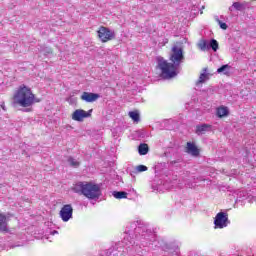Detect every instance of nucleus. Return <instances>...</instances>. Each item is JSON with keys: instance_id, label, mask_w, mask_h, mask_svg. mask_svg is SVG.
Wrapping results in <instances>:
<instances>
[{"instance_id": "obj_3", "label": "nucleus", "mask_w": 256, "mask_h": 256, "mask_svg": "<svg viewBox=\"0 0 256 256\" xmlns=\"http://www.w3.org/2000/svg\"><path fill=\"white\" fill-rule=\"evenodd\" d=\"M157 63V69H159L162 79H173V77H177L176 64L165 60V58L161 56L157 58Z\"/></svg>"}, {"instance_id": "obj_1", "label": "nucleus", "mask_w": 256, "mask_h": 256, "mask_svg": "<svg viewBox=\"0 0 256 256\" xmlns=\"http://www.w3.org/2000/svg\"><path fill=\"white\" fill-rule=\"evenodd\" d=\"M14 105H19L20 107H31L34 103H40V99L35 98V94L31 91V88L22 84L18 87L13 97Z\"/></svg>"}, {"instance_id": "obj_4", "label": "nucleus", "mask_w": 256, "mask_h": 256, "mask_svg": "<svg viewBox=\"0 0 256 256\" xmlns=\"http://www.w3.org/2000/svg\"><path fill=\"white\" fill-rule=\"evenodd\" d=\"M169 59L171 63L179 67L183 61H185V54L183 53V47L179 45H174L171 48Z\"/></svg>"}, {"instance_id": "obj_20", "label": "nucleus", "mask_w": 256, "mask_h": 256, "mask_svg": "<svg viewBox=\"0 0 256 256\" xmlns=\"http://www.w3.org/2000/svg\"><path fill=\"white\" fill-rule=\"evenodd\" d=\"M209 47H211V49H213L214 51H217V49H219V42H217V40H215V39H212L210 41Z\"/></svg>"}, {"instance_id": "obj_26", "label": "nucleus", "mask_w": 256, "mask_h": 256, "mask_svg": "<svg viewBox=\"0 0 256 256\" xmlns=\"http://www.w3.org/2000/svg\"><path fill=\"white\" fill-rule=\"evenodd\" d=\"M227 73H229V72H224V75H227Z\"/></svg>"}, {"instance_id": "obj_23", "label": "nucleus", "mask_w": 256, "mask_h": 256, "mask_svg": "<svg viewBox=\"0 0 256 256\" xmlns=\"http://www.w3.org/2000/svg\"><path fill=\"white\" fill-rule=\"evenodd\" d=\"M136 169H137L138 173H143V172L147 171L148 168L145 165H138Z\"/></svg>"}, {"instance_id": "obj_12", "label": "nucleus", "mask_w": 256, "mask_h": 256, "mask_svg": "<svg viewBox=\"0 0 256 256\" xmlns=\"http://www.w3.org/2000/svg\"><path fill=\"white\" fill-rule=\"evenodd\" d=\"M211 129V124H202L196 126V135H203V133H207Z\"/></svg>"}, {"instance_id": "obj_16", "label": "nucleus", "mask_w": 256, "mask_h": 256, "mask_svg": "<svg viewBox=\"0 0 256 256\" xmlns=\"http://www.w3.org/2000/svg\"><path fill=\"white\" fill-rule=\"evenodd\" d=\"M209 79V74L202 73L200 74L198 81L196 82V85H201V83H205Z\"/></svg>"}, {"instance_id": "obj_2", "label": "nucleus", "mask_w": 256, "mask_h": 256, "mask_svg": "<svg viewBox=\"0 0 256 256\" xmlns=\"http://www.w3.org/2000/svg\"><path fill=\"white\" fill-rule=\"evenodd\" d=\"M74 193H80L87 199H99L101 197V186L93 182H78L73 186Z\"/></svg>"}, {"instance_id": "obj_25", "label": "nucleus", "mask_w": 256, "mask_h": 256, "mask_svg": "<svg viewBox=\"0 0 256 256\" xmlns=\"http://www.w3.org/2000/svg\"><path fill=\"white\" fill-rule=\"evenodd\" d=\"M0 107H1V109H3V111H7V108L5 107V102H2Z\"/></svg>"}, {"instance_id": "obj_8", "label": "nucleus", "mask_w": 256, "mask_h": 256, "mask_svg": "<svg viewBox=\"0 0 256 256\" xmlns=\"http://www.w3.org/2000/svg\"><path fill=\"white\" fill-rule=\"evenodd\" d=\"M60 217L62 221L67 223V221L73 217V206H71V204L64 205L60 210Z\"/></svg>"}, {"instance_id": "obj_7", "label": "nucleus", "mask_w": 256, "mask_h": 256, "mask_svg": "<svg viewBox=\"0 0 256 256\" xmlns=\"http://www.w3.org/2000/svg\"><path fill=\"white\" fill-rule=\"evenodd\" d=\"M91 113H93V109L85 111L83 109H77L72 113L73 121H78L79 123H83L85 119L91 117Z\"/></svg>"}, {"instance_id": "obj_14", "label": "nucleus", "mask_w": 256, "mask_h": 256, "mask_svg": "<svg viewBox=\"0 0 256 256\" xmlns=\"http://www.w3.org/2000/svg\"><path fill=\"white\" fill-rule=\"evenodd\" d=\"M139 155H147L149 153V145L142 143L138 146Z\"/></svg>"}, {"instance_id": "obj_9", "label": "nucleus", "mask_w": 256, "mask_h": 256, "mask_svg": "<svg viewBox=\"0 0 256 256\" xmlns=\"http://www.w3.org/2000/svg\"><path fill=\"white\" fill-rule=\"evenodd\" d=\"M185 153L192 155V157H199L201 150L197 147L195 142H187L185 146Z\"/></svg>"}, {"instance_id": "obj_21", "label": "nucleus", "mask_w": 256, "mask_h": 256, "mask_svg": "<svg viewBox=\"0 0 256 256\" xmlns=\"http://www.w3.org/2000/svg\"><path fill=\"white\" fill-rule=\"evenodd\" d=\"M232 7H233L236 11H243V8H244L243 4L240 3V2H234V3L232 4Z\"/></svg>"}, {"instance_id": "obj_24", "label": "nucleus", "mask_w": 256, "mask_h": 256, "mask_svg": "<svg viewBox=\"0 0 256 256\" xmlns=\"http://www.w3.org/2000/svg\"><path fill=\"white\" fill-rule=\"evenodd\" d=\"M218 21V25L220 26V29H223L224 31H226L227 29V23L225 22H221V20H217Z\"/></svg>"}, {"instance_id": "obj_10", "label": "nucleus", "mask_w": 256, "mask_h": 256, "mask_svg": "<svg viewBox=\"0 0 256 256\" xmlns=\"http://www.w3.org/2000/svg\"><path fill=\"white\" fill-rule=\"evenodd\" d=\"M99 94L91 93V92H83L81 95L82 101H86V103H93L99 99Z\"/></svg>"}, {"instance_id": "obj_27", "label": "nucleus", "mask_w": 256, "mask_h": 256, "mask_svg": "<svg viewBox=\"0 0 256 256\" xmlns=\"http://www.w3.org/2000/svg\"><path fill=\"white\" fill-rule=\"evenodd\" d=\"M230 9V11H233V9L232 8H229Z\"/></svg>"}, {"instance_id": "obj_13", "label": "nucleus", "mask_w": 256, "mask_h": 256, "mask_svg": "<svg viewBox=\"0 0 256 256\" xmlns=\"http://www.w3.org/2000/svg\"><path fill=\"white\" fill-rule=\"evenodd\" d=\"M216 115L220 119H223V117H227V115H229V109H227L225 106H220L216 110Z\"/></svg>"}, {"instance_id": "obj_22", "label": "nucleus", "mask_w": 256, "mask_h": 256, "mask_svg": "<svg viewBox=\"0 0 256 256\" xmlns=\"http://www.w3.org/2000/svg\"><path fill=\"white\" fill-rule=\"evenodd\" d=\"M230 68H231V66H229V64L223 65V66H221L220 68L217 69V73H224V71L226 69H230Z\"/></svg>"}, {"instance_id": "obj_17", "label": "nucleus", "mask_w": 256, "mask_h": 256, "mask_svg": "<svg viewBox=\"0 0 256 256\" xmlns=\"http://www.w3.org/2000/svg\"><path fill=\"white\" fill-rule=\"evenodd\" d=\"M113 197H115V199H127V192H123V191L117 192V191H114L113 192Z\"/></svg>"}, {"instance_id": "obj_11", "label": "nucleus", "mask_w": 256, "mask_h": 256, "mask_svg": "<svg viewBox=\"0 0 256 256\" xmlns=\"http://www.w3.org/2000/svg\"><path fill=\"white\" fill-rule=\"evenodd\" d=\"M0 232H9V228H7V216L3 213H0Z\"/></svg>"}, {"instance_id": "obj_19", "label": "nucleus", "mask_w": 256, "mask_h": 256, "mask_svg": "<svg viewBox=\"0 0 256 256\" xmlns=\"http://www.w3.org/2000/svg\"><path fill=\"white\" fill-rule=\"evenodd\" d=\"M68 163L71 165V167H79V165H81V163H79V161L75 160L73 157L68 158Z\"/></svg>"}, {"instance_id": "obj_18", "label": "nucleus", "mask_w": 256, "mask_h": 256, "mask_svg": "<svg viewBox=\"0 0 256 256\" xmlns=\"http://www.w3.org/2000/svg\"><path fill=\"white\" fill-rule=\"evenodd\" d=\"M129 117L132 118V120L135 122V123H139V112L137 111H130L128 113Z\"/></svg>"}, {"instance_id": "obj_15", "label": "nucleus", "mask_w": 256, "mask_h": 256, "mask_svg": "<svg viewBox=\"0 0 256 256\" xmlns=\"http://www.w3.org/2000/svg\"><path fill=\"white\" fill-rule=\"evenodd\" d=\"M198 49L201 51H209V43H207V40H200L198 43Z\"/></svg>"}, {"instance_id": "obj_5", "label": "nucleus", "mask_w": 256, "mask_h": 256, "mask_svg": "<svg viewBox=\"0 0 256 256\" xmlns=\"http://www.w3.org/2000/svg\"><path fill=\"white\" fill-rule=\"evenodd\" d=\"M97 35L101 43H109V41H113V39L116 37L115 31H112L105 26H100L98 28Z\"/></svg>"}, {"instance_id": "obj_6", "label": "nucleus", "mask_w": 256, "mask_h": 256, "mask_svg": "<svg viewBox=\"0 0 256 256\" xmlns=\"http://www.w3.org/2000/svg\"><path fill=\"white\" fill-rule=\"evenodd\" d=\"M227 223H229V215L225 212H219L214 220L216 229H224L227 227Z\"/></svg>"}]
</instances>
